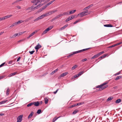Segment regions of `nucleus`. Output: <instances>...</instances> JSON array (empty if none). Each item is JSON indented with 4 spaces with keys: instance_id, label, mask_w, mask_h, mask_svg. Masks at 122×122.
Instances as JSON below:
<instances>
[{
    "instance_id": "nucleus-11",
    "label": "nucleus",
    "mask_w": 122,
    "mask_h": 122,
    "mask_svg": "<svg viewBox=\"0 0 122 122\" xmlns=\"http://www.w3.org/2000/svg\"><path fill=\"white\" fill-rule=\"evenodd\" d=\"M93 6V4H92L90 5H89L88 6H87V7L83 9L84 10H86L87 9H88L89 8L92 7Z\"/></svg>"
},
{
    "instance_id": "nucleus-28",
    "label": "nucleus",
    "mask_w": 122,
    "mask_h": 122,
    "mask_svg": "<svg viewBox=\"0 0 122 122\" xmlns=\"http://www.w3.org/2000/svg\"><path fill=\"white\" fill-rule=\"evenodd\" d=\"M107 56V55L106 54H105L103 56H102L100 57V58L101 59L102 58H104L105 57H106Z\"/></svg>"
},
{
    "instance_id": "nucleus-42",
    "label": "nucleus",
    "mask_w": 122,
    "mask_h": 122,
    "mask_svg": "<svg viewBox=\"0 0 122 122\" xmlns=\"http://www.w3.org/2000/svg\"><path fill=\"white\" fill-rule=\"evenodd\" d=\"M26 31H23L19 33V35H21L25 32Z\"/></svg>"
},
{
    "instance_id": "nucleus-39",
    "label": "nucleus",
    "mask_w": 122,
    "mask_h": 122,
    "mask_svg": "<svg viewBox=\"0 0 122 122\" xmlns=\"http://www.w3.org/2000/svg\"><path fill=\"white\" fill-rule=\"evenodd\" d=\"M41 112V109L38 110L37 112V113L38 114H40Z\"/></svg>"
},
{
    "instance_id": "nucleus-2",
    "label": "nucleus",
    "mask_w": 122,
    "mask_h": 122,
    "mask_svg": "<svg viewBox=\"0 0 122 122\" xmlns=\"http://www.w3.org/2000/svg\"><path fill=\"white\" fill-rule=\"evenodd\" d=\"M43 4H40L36 6H35V5H33L27 8L26 10H29V11L28 12H30L36 9H37L38 8L41 6Z\"/></svg>"
},
{
    "instance_id": "nucleus-21",
    "label": "nucleus",
    "mask_w": 122,
    "mask_h": 122,
    "mask_svg": "<svg viewBox=\"0 0 122 122\" xmlns=\"http://www.w3.org/2000/svg\"><path fill=\"white\" fill-rule=\"evenodd\" d=\"M45 0H37V3H41L42 2H44Z\"/></svg>"
},
{
    "instance_id": "nucleus-63",
    "label": "nucleus",
    "mask_w": 122,
    "mask_h": 122,
    "mask_svg": "<svg viewBox=\"0 0 122 122\" xmlns=\"http://www.w3.org/2000/svg\"><path fill=\"white\" fill-rule=\"evenodd\" d=\"M56 0H53L51 1L50 2H49L50 4H52L53 2H54Z\"/></svg>"
},
{
    "instance_id": "nucleus-41",
    "label": "nucleus",
    "mask_w": 122,
    "mask_h": 122,
    "mask_svg": "<svg viewBox=\"0 0 122 122\" xmlns=\"http://www.w3.org/2000/svg\"><path fill=\"white\" fill-rule=\"evenodd\" d=\"M40 19L39 17H38L37 18L35 19L34 20V21H37L39 20Z\"/></svg>"
},
{
    "instance_id": "nucleus-20",
    "label": "nucleus",
    "mask_w": 122,
    "mask_h": 122,
    "mask_svg": "<svg viewBox=\"0 0 122 122\" xmlns=\"http://www.w3.org/2000/svg\"><path fill=\"white\" fill-rule=\"evenodd\" d=\"M68 24H66L63 27H61V30H64L68 26Z\"/></svg>"
},
{
    "instance_id": "nucleus-52",
    "label": "nucleus",
    "mask_w": 122,
    "mask_h": 122,
    "mask_svg": "<svg viewBox=\"0 0 122 122\" xmlns=\"http://www.w3.org/2000/svg\"><path fill=\"white\" fill-rule=\"evenodd\" d=\"M40 19H41L44 18V17L42 15H41L39 17Z\"/></svg>"
},
{
    "instance_id": "nucleus-22",
    "label": "nucleus",
    "mask_w": 122,
    "mask_h": 122,
    "mask_svg": "<svg viewBox=\"0 0 122 122\" xmlns=\"http://www.w3.org/2000/svg\"><path fill=\"white\" fill-rule=\"evenodd\" d=\"M68 73L67 72H65V73H63L61 74V77L64 76H65Z\"/></svg>"
},
{
    "instance_id": "nucleus-50",
    "label": "nucleus",
    "mask_w": 122,
    "mask_h": 122,
    "mask_svg": "<svg viewBox=\"0 0 122 122\" xmlns=\"http://www.w3.org/2000/svg\"><path fill=\"white\" fill-rule=\"evenodd\" d=\"M60 15H59L58 16H56V17L54 18L53 19L54 20L56 19V18H58L59 17H60Z\"/></svg>"
},
{
    "instance_id": "nucleus-44",
    "label": "nucleus",
    "mask_w": 122,
    "mask_h": 122,
    "mask_svg": "<svg viewBox=\"0 0 122 122\" xmlns=\"http://www.w3.org/2000/svg\"><path fill=\"white\" fill-rule=\"evenodd\" d=\"M18 24L17 23V22H15L13 24V26H15L16 25H17Z\"/></svg>"
},
{
    "instance_id": "nucleus-62",
    "label": "nucleus",
    "mask_w": 122,
    "mask_h": 122,
    "mask_svg": "<svg viewBox=\"0 0 122 122\" xmlns=\"http://www.w3.org/2000/svg\"><path fill=\"white\" fill-rule=\"evenodd\" d=\"M87 59H86V58H85V59H82V61H83H83H86L87 60Z\"/></svg>"
},
{
    "instance_id": "nucleus-38",
    "label": "nucleus",
    "mask_w": 122,
    "mask_h": 122,
    "mask_svg": "<svg viewBox=\"0 0 122 122\" xmlns=\"http://www.w3.org/2000/svg\"><path fill=\"white\" fill-rule=\"evenodd\" d=\"M78 53H79V51H76L73 52H72L73 54V55L75 54H76Z\"/></svg>"
},
{
    "instance_id": "nucleus-6",
    "label": "nucleus",
    "mask_w": 122,
    "mask_h": 122,
    "mask_svg": "<svg viewBox=\"0 0 122 122\" xmlns=\"http://www.w3.org/2000/svg\"><path fill=\"white\" fill-rule=\"evenodd\" d=\"M52 26H50L49 27H48L47 29H46L44 31L43 34H44L46 33L47 31H49L50 30H51V29L53 28Z\"/></svg>"
},
{
    "instance_id": "nucleus-25",
    "label": "nucleus",
    "mask_w": 122,
    "mask_h": 122,
    "mask_svg": "<svg viewBox=\"0 0 122 122\" xmlns=\"http://www.w3.org/2000/svg\"><path fill=\"white\" fill-rule=\"evenodd\" d=\"M10 90V89L8 88L6 91V94L7 95H8L9 94V92Z\"/></svg>"
},
{
    "instance_id": "nucleus-53",
    "label": "nucleus",
    "mask_w": 122,
    "mask_h": 122,
    "mask_svg": "<svg viewBox=\"0 0 122 122\" xmlns=\"http://www.w3.org/2000/svg\"><path fill=\"white\" fill-rule=\"evenodd\" d=\"M56 72L55 70L53 71L51 73V75H52L54 74Z\"/></svg>"
},
{
    "instance_id": "nucleus-55",
    "label": "nucleus",
    "mask_w": 122,
    "mask_h": 122,
    "mask_svg": "<svg viewBox=\"0 0 122 122\" xmlns=\"http://www.w3.org/2000/svg\"><path fill=\"white\" fill-rule=\"evenodd\" d=\"M5 62H4L2 64H1V65H0V67H1L2 66H3L5 64Z\"/></svg>"
},
{
    "instance_id": "nucleus-15",
    "label": "nucleus",
    "mask_w": 122,
    "mask_h": 122,
    "mask_svg": "<svg viewBox=\"0 0 122 122\" xmlns=\"http://www.w3.org/2000/svg\"><path fill=\"white\" fill-rule=\"evenodd\" d=\"M104 26L107 27H113L112 25L110 24L105 25H104Z\"/></svg>"
},
{
    "instance_id": "nucleus-57",
    "label": "nucleus",
    "mask_w": 122,
    "mask_h": 122,
    "mask_svg": "<svg viewBox=\"0 0 122 122\" xmlns=\"http://www.w3.org/2000/svg\"><path fill=\"white\" fill-rule=\"evenodd\" d=\"M120 73H121L120 71H119L118 73L115 74V76H117V75L119 74Z\"/></svg>"
},
{
    "instance_id": "nucleus-26",
    "label": "nucleus",
    "mask_w": 122,
    "mask_h": 122,
    "mask_svg": "<svg viewBox=\"0 0 122 122\" xmlns=\"http://www.w3.org/2000/svg\"><path fill=\"white\" fill-rule=\"evenodd\" d=\"M81 19H79L76 20L75 22L74 23V24H76V23H78V22H80L81 21Z\"/></svg>"
},
{
    "instance_id": "nucleus-61",
    "label": "nucleus",
    "mask_w": 122,
    "mask_h": 122,
    "mask_svg": "<svg viewBox=\"0 0 122 122\" xmlns=\"http://www.w3.org/2000/svg\"><path fill=\"white\" fill-rule=\"evenodd\" d=\"M50 5V4L49 3H48L46 4L45 5L47 7L48 6H49V5Z\"/></svg>"
},
{
    "instance_id": "nucleus-33",
    "label": "nucleus",
    "mask_w": 122,
    "mask_h": 122,
    "mask_svg": "<svg viewBox=\"0 0 122 122\" xmlns=\"http://www.w3.org/2000/svg\"><path fill=\"white\" fill-rule=\"evenodd\" d=\"M84 73V72L83 71H81L78 74V75L79 76V75H81L82 74H83Z\"/></svg>"
},
{
    "instance_id": "nucleus-19",
    "label": "nucleus",
    "mask_w": 122,
    "mask_h": 122,
    "mask_svg": "<svg viewBox=\"0 0 122 122\" xmlns=\"http://www.w3.org/2000/svg\"><path fill=\"white\" fill-rule=\"evenodd\" d=\"M122 77V76H117L116 77V78L115 79V80H117L118 79H119L121 78Z\"/></svg>"
},
{
    "instance_id": "nucleus-60",
    "label": "nucleus",
    "mask_w": 122,
    "mask_h": 122,
    "mask_svg": "<svg viewBox=\"0 0 122 122\" xmlns=\"http://www.w3.org/2000/svg\"><path fill=\"white\" fill-rule=\"evenodd\" d=\"M12 61H9L8 63V64H12Z\"/></svg>"
},
{
    "instance_id": "nucleus-8",
    "label": "nucleus",
    "mask_w": 122,
    "mask_h": 122,
    "mask_svg": "<svg viewBox=\"0 0 122 122\" xmlns=\"http://www.w3.org/2000/svg\"><path fill=\"white\" fill-rule=\"evenodd\" d=\"M57 11V10L56 9V10H54L52 11L48 12V15H51V14L54 13Z\"/></svg>"
},
{
    "instance_id": "nucleus-64",
    "label": "nucleus",
    "mask_w": 122,
    "mask_h": 122,
    "mask_svg": "<svg viewBox=\"0 0 122 122\" xmlns=\"http://www.w3.org/2000/svg\"><path fill=\"white\" fill-rule=\"evenodd\" d=\"M20 57H19L18 58V59H17V61H19L20 60Z\"/></svg>"
},
{
    "instance_id": "nucleus-29",
    "label": "nucleus",
    "mask_w": 122,
    "mask_h": 122,
    "mask_svg": "<svg viewBox=\"0 0 122 122\" xmlns=\"http://www.w3.org/2000/svg\"><path fill=\"white\" fill-rule=\"evenodd\" d=\"M79 111L78 110H76L74 111L73 112L72 114H75L77 112H78Z\"/></svg>"
},
{
    "instance_id": "nucleus-36",
    "label": "nucleus",
    "mask_w": 122,
    "mask_h": 122,
    "mask_svg": "<svg viewBox=\"0 0 122 122\" xmlns=\"http://www.w3.org/2000/svg\"><path fill=\"white\" fill-rule=\"evenodd\" d=\"M78 53H79V51H76L73 52H72L73 54V55L75 54H76Z\"/></svg>"
},
{
    "instance_id": "nucleus-48",
    "label": "nucleus",
    "mask_w": 122,
    "mask_h": 122,
    "mask_svg": "<svg viewBox=\"0 0 122 122\" xmlns=\"http://www.w3.org/2000/svg\"><path fill=\"white\" fill-rule=\"evenodd\" d=\"M12 15H10L6 16V18L7 19V18H10V17L12 16Z\"/></svg>"
},
{
    "instance_id": "nucleus-47",
    "label": "nucleus",
    "mask_w": 122,
    "mask_h": 122,
    "mask_svg": "<svg viewBox=\"0 0 122 122\" xmlns=\"http://www.w3.org/2000/svg\"><path fill=\"white\" fill-rule=\"evenodd\" d=\"M35 51H30L29 52L31 54H33V53Z\"/></svg>"
},
{
    "instance_id": "nucleus-37",
    "label": "nucleus",
    "mask_w": 122,
    "mask_h": 122,
    "mask_svg": "<svg viewBox=\"0 0 122 122\" xmlns=\"http://www.w3.org/2000/svg\"><path fill=\"white\" fill-rule=\"evenodd\" d=\"M78 53H79V51H76L73 52H72L73 54V55L75 54H76Z\"/></svg>"
},
{
    "instance_id": "nucleus-54",
    "label": "nucleus",
    "mask_w": 122,
    "mask_h": 122,
    "mask_svg": "<svg viewBox=\"0 0 122 122\" xmlns=\"http://www.w3.org/2000/svg\"><path fill=\"white\" fill-rule=\"evenodd\" d=\"M17 72H15L13 73H12L11 74L12 76L15 75V74L17 73Z\"/></svg>"
},
{
    "instance_id": "nucleus-49",
    "label": "nucleus",
    "mask_w": 122,
    "mask_h": 122,
    "mask_svg": "<svg viewBox=\"0 0 122 122\" xmlns=\"http://www.w3.org/2000/svg\"><path fill=\"white\" fill-rule=\"evenodd\" d=\"M20 1V0H17L15 1L13 4H14L16 3L19 2V1Z\"/></svg>"
},
{
    "instance_id": "nucleus-27",
    "label": "nucleus",
    "mask_w": 122,
    "mask_h": 122,
    "mask_svg": "<svg viewBox=\"0 0 122 122\" xmlns=\"http://www.w3.org/2000/svg\"><path fill=\"white\" fill-rule=\"evenodd\" d=\"M121 101V100L120 99H118L116 101V103H118L120 102Z\"/></svg>"
},
{
    "instance_id": "nucleus-1",
    "label": "nucleus",
    "mask_w": 122,
    "mask_h": 122,
    "mask_svg": "<svg viewBox=\"0 0 122 122\" xmlns=\"http://www.w3.org/2000/svg\"><path fill=\"white\" fill-rule=\"evenodd\" d=\"M108 83V82H106L103 83L100 85L96 86V87L97 88H99L98 91H101L105 89L108 86V85L104 86L105 85H107Z\"/></svg>"
},
{
    "instance_id": "nucleus-14",
    "label": "nucleus",
    "mask_w": 122,
    "mask_h": 122,
    "mask_svg": "<svg viewBox=\"0 0 122 122\" xmlns=\"http://www.w3.org/2000/svg\"><path fill=\"white\" fill-rule=\"evenodd\" d=\"M31 2L35 4V6L37 4V0H32L31 1Z\"/></svg>"
},
{
    "instance_id": "nucleus-17",
    "label": "nucleus",
    "mask_w": 122,
    "mask_h": 122,
    "mask_svg": "<svg viewBox=\"0 0 122 122\" xmlns=\"http://www.w3.org/2000/svg\"><path fill=\"white\" fill-rule=\"evenodd\" d=\"M8 101L7 100L2 101L0 102V105L4 104Z\"/></svg>"
},
{
    "instance_id": "nucleus-3",
    "label": "nucleus",
    "mask_w": 122,
    "mask_h": 122,
    "mask_svg": "<svg viewBox=\"0 0 122 122\" xmlns=\"http://www.w3.org/2000/svg\"><path fill=\"white\" fill-rule=\"evenodd\" d=\"M89 13H88V10H86V11L80 13L78 15H80L81 17H82L83 16L86 15L88 14H89Z\"/></svg>"
},
{
    "instance_id": "nucleus-56",
    "label": "nucleus",
    "mask_w": 122,
    "mask_h": 122,
    "mask_svg": "<svg viewBox=\"0 0 122 122\" xmlns=\"http://www.w3.org/2000/svg\"><path fill=\"white\" fill-rule=\"evenodd\" d=\"M122 43V42H120V43H117L116 44H115V46H117L118 45H119L120 44H121Z\"/></svg>"
},
{
    "instance_id": "nucleus-18",
    "label": "nucleus",
    "mask_w": 122,
    "mask_h": 122,
    "mask_svg": "<svg viewBox=\"0 0 122 122\" xmlns=\"http://www.w3.org/2000/svg\"><path fill=\"white\" fill-rule=\"evenodd\" d=\"M34 114V112H32L29 115L28 118L29 119L32 116L33 114Z\"/></svg>"
},
{
    "instance_id": "nucleus-40",
    "label": "nucleus",
    "mask_w": 122,
    "mask_h": 122,
    "mask_svg": "<svg viewBox=\"0 0 122 122\" xmlns=\"http://www.w3.org/2000/svg\"><path fill=\"white\" fill-rule=\"evenodd\" d=\"M91 48H86V49H83L82 50V51H83H83H86V50H87L88 49H90Z\"/></svg>"
},
{
    "instance_id": "nucleus-24",
    "label": "nucleus",
    "mask_w": 122,
    "mask_h": 122,
    "mask_svg": "<svg viewBox=\"0 0 122 122\" xmlns=\"http://www.w3.org/2000/svg\"><path fill=\"white\" fill-rule=\"evenodd\" d=\"M24 22V21L22 20H19L17 22L18 24H20L23 23Z\"/></svg>"
},
{
    "instance_id": "nucleus-59",
    "label": "nucleus",
    "mask_w": 122,
    "mask_h": 122,
    "mask_svg": "<svg viewBox=\"0 0 122 122\" xmlns=\"http://www.w3.org/2000/svg\"><path fill=\"white\" fill-rule=\"evenodd\" d=\"M24 41V40H23V39L20 40H19V41H18V43H20V42H21L23 41Z\"/></svg>"
},
{
    "instance_id": "nucleus-10",
    "label": "nucleus",
    "mask_w": 122,
    "mask_h": 122,
    "mask_svg": "<svg viewBox=\"0 0 122 122\" xmlns=\"http://www.w3.org/2000/svg\"><path fill=\"white\" fill-rule=\"evenodd\" d=\"M74 17V16H70L67 18L65 21L66 22H68L70 20L72 19Z\"/></svg>"
},
{
    "instance_id": "nucleus-5",
    "label": "nucleus",
    "mask_w": 122,
    "mask_h": 122,
    "mask_svg": "<svg viewBox=\"0 0 122 122\" xmlns=\"http://www.w3.org/2000/svg\"><path fill=\"white\" fill-rule=\"evenodd\" d=\"M104 51H103L102 52H101L95 55H94L91 58V59H94L95 58L97 57L100 55L102 54L103 53H104Z\"/></svg>"
},
{
    "instance_id": "nucleus-30",
    "label": "nucleus",
    "mask_w": 122,
    "mask_h": 122,
    "mask_svg": "<svg viewBox=\"0 0 122 122\" xmlns=\"http://www.w3.org/2000/svg\"><path fill=\"white\" fill-rule=\"evenodd\" d=\"M33 105V103L31 102V103H30L29 104H28L27 105V107H29L30 106Z\"/></svg>"
},
{
    "instance_id": "nucleus-32",
    "label": "nucleus",
    "mask_w": 122,
    "mask_h": 122,
    "mask_svg": "<svg viewBox=\"0 0 122 122\" xmlns=\"http://www.w3.org/2000/svg\"><path fill=\"white\" fill-rule=\"evenodd\" d=\"M42 15L44 18L46 16H48V13L45 14H43Z\"/></svg>"
},
{
    "instance_id": "nucleus-16",
    "label": "nucleus",
    "mask_w": 122,
    "mask_h": 122,
    "mask_svg": "<svg viewBox=\"0 0 122 122\" xmlns=\"http://www.w3.org/2000/svg\"><path fill=\"white\" fill-rule=\"evenodd\" d=\"M61 117V116H59L58 117H55L53 118V122H54L57 120V119H58V118L60 117Z\"/></svg>"
},
{
    "instance_id": "nucleus-31",
    "label": "nucleus",
    "mask_w": 122,
    "mask_h": 122,
    "mask_svg": "<svg viewBox=\"0 0 122 122\" xmlns=\"http://www.w3.org/2000/svg\"><path fill=\"white\" fill-rule=\"evenodd\" d=\"M73 55V53H71V54H69L68 56H67V57L68 58L72 56Z\"/></svg>"
},
{
    "instance_id": "nucleus-58",
    "label": "nucleus",
    "mask_w": 122,
    "mask_h": 122,
    "mask_svg": "<svg viewBox=\"0 0 122 122\" xmlns=\"http://www.w3.org/2000/svg\"><path fill=\"white\" fill-rule=\"evenodd\" d=\"M42 10H42V9L41 8V9L39 10H38V11H37V12L39 13V12H40Z\"/></svg>"
},
{
    "instance_id": "nucleus-12",
    "label": "nucleus",
    "mask_w": 122,
    "mask_h": 122,
    "mask_svg": "<svg viewBox=\"0 0 122 122\" xmlns=\"http://www.w3.org/2000/svg\"><path fill=\"white\" fill-rule=\"evenodd\" d=\"M41 46L39 44H38L35 47V48L36 50H38L41 48Z\"/></svg>"
},
{
    "instance_id": "nucleus-34",
    "label": "nucleus",
    "mask_w": 122,
    "mask_h": 122,
    "mask_svg": "<svg viewBox=\"0 0 122 122\" xmlns=\"http://www.w3.org/2000/svg\"><path fill=\"white\" fill-rule=\"evenodd\" d=\"M77 67V65H75L72 67V70H74L75 69V68H76Z\"/></svg>"
},
{
    "instance_id": "nucleus-4",
    "label": "nucleus",
    "mask_w": 122,
    "mask_h": 122,
    "mask_svg": "<svg viewBox=\"0 0 122 122\" xmlns=\"http://www.w3.org/2000/svg\"><path fill=\"white\" fill-rule=\"evenodd\" d=\"M76 10H72L70 11L69 12V11H67L66 12L63 13L62 14H61V15H67L71 14L74 13L76 11Z\"/></svg>"
},
{
    "instance_id": "nucleus-43",
    "label": "nucleus",
    "mask_w": 122,
    "mask_h": 122,
    "mask_svg": "<svg viewBox=\"0 0 122 122\" xmlns=\"http://www.w3.org/2000/svg\"><path fill=\"white\" fill-rule=\"evenodd\" d=\"M79 76V75L78 74L77 75H75L73 77L75 78H76L77 77Z\"/></svg>"
},
{
    "instance_id": "nucleus-7",
    "label": "nucleus",
    "mask_w": 122,
    "mask_h": 122,
    "mask_svg": "<svg viewBox=\"0 0 122 122\" xmlns=\"http://www.w3.org/2000/svg\"><path fill=\"white\" fill-rule=\"evenodd\" d=\"M23 115H22L19 116L17 118V122H21L23 117Z\"/></svg>"
},
{
    "instance_id": "nucleus-13",
    "label": "nucleus",
    "mask_w": 122,
    "mask_h": 122,
    "mask_svg": "<svg viewBox=\"0 0 122 122\" xmlns=\"http://www.w3.org/2000/svg\"><path fill=\"white\" fill-rule=\"evenodd\" d=\"M33 103V105L36 106H38L39 105V103L38 102H36Z\"/></svg>"
},
{
    "instance_id": "nucleus-35",
    "label": "nucleus",
    "mask_w": 122,
    "mask_h": 122,
    "mask_svg": "<svg viewBox=\"0 0 122 122\" xmlns=\"http://www.w3.org/2000/svg\"><path fill=\"white\" fill-rule=\"evenodd\" d=\"M113 98L112 97H109L107 99V101H108L112 100Z\"/></svg>"
},
{
    "instance_id": "nucleus-45",
    "label": "nucleus",
    "mask_w": 122,
    "mask_h": 122,
    "mask_svg": "<svg viewBox=\"0 0 122 122\" xmlns=\"http://www.w3.org/2000/svg\"><path fill=\"white\" fill-rule=\"evenodd\" d=\"M115 45L114 44V45H112V46H109L108 47V48H112V47H115Z\"/></svg>"
},
{
    "instance_id": "nucleus-23",
    "label": "nucleus",
    "mask_w": 122,
    "mask_h": 122,
    "mask_svg": "<svg viewBox=\"0 0 122 122\" xmlns=\"http://www.w3.org/2000/svg\"><path fill=\"white\" fill-rule=\"evenodd\" d=\"M44 100L45 104H47L48 103V99L46 98H44Z\"/></svg>"
},
{
    "instance_id": "nucleus-9",
    "label": "nucleus",
    "mask_w": 122,
    "mask_h": 122,
    "mask_svg": "<svg viewBox=\"0 0 122 122\" xmlns=\"http://www.w3.org/2000/svg\"><path fill=\"white\" fill-rule=\"evenodd\" d=\"M37 32V31L36 30L34 31V32L31 33L29 35V36L27 37V38L28 39L31 36H32L33 35H34Z\"/></svg>"
},
{
    "instance_id": "nucleus-46",
    "label": "nucleus",
    "mask_w": 122,
    "mask_h": 122,
    "mask_svg": "<svg viewBox=\"0 0 122 122\" xmlns=\"http://www.w3.org/2000/svg\"><path fill=\"white\" fill-rule=\"evenodd\" d=\"M47 7L45 5L43 7H42L41 8L43 10H44Z\"/></svg>"
},
{
    "instance_id": "nucleus-51",
    "label": "nucleus",
    "mask_w": 122,
    "mask_h": 122,
    "mask_svg": "<svg viewBox=\"0 0 122 122\" xmlns=\"http://www.w3.org/2000/svg\"><path fill=\"white\" fill-rule=\"evenodd\" d=\"M76 106V104H74V105H71L70 106V107L72 108V107H75Z\"/></svg>"
}]
</instances>
